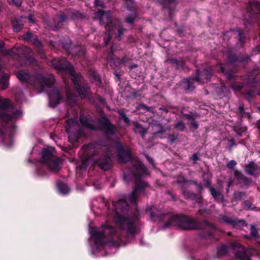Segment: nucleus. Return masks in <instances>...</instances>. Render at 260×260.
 <instances>
[{"instance_id":"nucleus-22","label":"nucleus","mask_w":260,"mask_h":260,"mask_svg":"<svg viewBox=\"0 0 260 260\" xmlns=\"http://www.w3.org/2000/svg\"><path fill=\"white\" fill-rule=\"evenodd\" d=\"M49 105L52 107H55L60 103L61 98L60 96L58 91L53 89L49 94Z\"/></svg>"},{"instance_id":"nucleus-60","label":"nucleus","mask_w":260,"mask_h":260,"mask_svg":"<svg viewBox=\"0 0 260 260\" xmlns=\"http://www.w3.org/2000/svg\"><path fill=\"white\" fill-rule=\"evenodd\" d=\"M190 125L193 129H197L199 127L198 123L195 121V120L191 122L190 123Z\"/></svg>"},{"instance_id":"nucleus-27","label":"nucleus","mask_w":260,"mask_h":260,"mask_svg":"<svg viewBox=\"0 0 260 260\" xmlns=\"http://www.w3.org/2000/svg\"><path fill=\"white\" fill-rule=\"evenodd\" d=\"M176 0H161L160 3L162 4L164 8L167 10L169 13V18L172 20L173 18L172 13L173 9L171 5H174Z\"/></svg>"},{"instance_id":"nucleus-14","label":"nucleus","mask_w":260,"mask_h":260,"mask_svg":"<svg viewBox=\"0 0 260 260\" xmlns=\"http://www.w3.org/2000/svg\"><path fill=\"white\" fill-rule=\"evenodd\" d=\"M132 174L137 178L139 179L144 175H148V171L141 161H137L133 165Z\"/></svg>"},{"instance_id":"nucleus-56","label":"nucleus","mask_w":260,"mask_h":260,"mask_svg":"<svg viewBox=\"0 0 260 260\" xmlns=\"http://www.w3.org/2000/svg\"><path fill=\"white\" fill-rule=\"evenodd\" d=\"M178 60L176 58H170L168 60V61L172 64L173 65H174L175 67H176V65L177 64V62H178Z\"/></svg>"},{"instance_id":"nucleus-44","label":"nucleus","mask_w":260,"mask_h":260,"mask_svg":"<svg viewBox=\"0 0 260 260\" xmlns=\"http://www.w3.org/2000/svg\"><path fill=\"white\" fill-rule=\"evenodd\" d=\"M233 35H238L239 40L242 42H244V37L243 34V31L241 29H238L236 30H233L231 31Z\"/></svg>"},{"instance_id":"nucleus-9","label":"nucleus","mask_w":260,"mask_h":260,"mask_svg":"<svg viewBox=\"0 0 260 260\" xmlns=\"http://www.w3.org/2000/svg\"><path fill=\"white\" fill-rule=\"evenodd\" d=\"M233 248L236 251V257L240 260H250V256L256 255L257 251L254 249H245L240 244L234 243Z\"/></svg>"},{"instance_id":"nucleus-50","label":"nucleus","mask_w":260,"mask_h":260,"mask_svg":"<svg viewBox=\"0 0 260 260\" xmlns=\"http://www.w3.org/2000/svg\"><path fill=\"white\" fill-rule=\"evenodd\" d=\"M177 135L170 134L168 136V139L171 143H174L175 141V140H177Z\"/></svg>"},{"instance_id":"nucleus-63","label":"nucleus","mask_w":260,"mask_h":260,"mask_svg":"<svg viewBox=\"0 0 260 260\" xmlns=\"http://www.w3.org/2000/svg\"><path fill=\"white\" fill-rule=\"evenodd\" d=\"M145 157L147 159L148 161L152 165H153V159L149 157L147 154H145Z\"/></svg>"},{"instance_id":"nucleus-16","label":"nucleus","mask_w":260,"mask_h":260,"mask_svg":"<svg viewBox=\"0 0 260 260\" xmlns=\"http://www.w3.org/2000/svg\"><path fill=\"white\" fill-rule=\"evenodd\" d=\"M31 53V50L30 49L27 48L26 47H22L20 48H14L11 50L8 51L7 54L10 55H22L20 57L24 58L25 59L28 56H29L30 53Z\"/></svg>"},{"instance_id":"nucleus-62","label":"nucleus","mask_w":260,"mask_h":260,"mask_svg":"<svg viewBox=\"0 0 260 260\" xmlns=\"http://www.w3.org/2000/svg\"><path fill=\"white\" fill-rule=\"evenodd\" d=\"M196 187L197 188V189L199 190V191L200 192V193H201L202 191H203V186L202 185V183H199L198 184L197 186H196Z\"/></svg>"},{"instance_id":"nucleus-37","label":"nucleus","mask_w":260,"mask_h":260,"mask_svg":"<svg viewBox=\"0 0 260 260\" xmlns=\"http://www.w3.org/2000/svg\"><path fill=\"white\" fill-rule=\"evenodd\" d=\"M9 76L7 74H4L1 79V86L3 89H6L9 84L8 83Z\"/></svg>"},{"instance_id":"nucleus-58","label":"nucleus","mask_w":260,"mask_h":260,"mask_svg":"<svg viewBox=\"0 0 260 260\" xmlns=\"http://www.w3.org/2000/svg\"><path fill=\"white\" fill-rule=\"evenodd\" d=\"M194 80L199 82H201V79L200 77V71L199 70H197L196 76L194 78Z\"/></svg>"},{"instance_id":"nucleus-46","label":"nucleus","mask_w":260,"mask_h":260,"mask_svg":"<svg viewBox=\"0 0 260 260\" xmlns=\"http://www.w3.org/2000/svg\"><path fill=\"white\" fill-rule=\"evenodd\" d=\"M245 195V193L243 192H236L234 193L233 198L235 201H240Z\"/></svg>"},{"instance_id":"nucleus-23","label":"nucleus","mask_w":260,"mask_h":260,"mask_svg":"<svg viewBox=\"0 0 260 260\" xmlns=\"http://www.w3.org/2000/svg\"><path fill=\"white\" fill-rule=\"evenodd\" d=\"M247 9L250 16L254 17L260 13V3L255 1L249 2Z\"/></svg>"},{"instance_id":"nucleus-11","label":"nucleus","mask_w":260,"mask_h":260,"mask_svg":"<svg viewBox=\"0 0 260 260\" xmlns=\"http://www.w3.org/2000/svg\"><path fill=\"white\" fill-rule=\"evenodd\" d=\"M135 184V187L128 198L129 201L132 204H136L140 193L142 192L145 193L144 190L150 187L147 182L141 179L137 180Z\"/></svg>"},{"instance_id":"nucleus-12","label":"nucleus","mask_w":260,"mask_h":260,"mask_svg":"<svg viewBox=\"0 0 260 260\" xmlns=\"http://www.w3.org/2000/svg\"><path fill=\"white\" fill-rule=\"evenodd\" d=\"M99 128L103 131L107 136L115 135L118 129L116 125L105 117L99 119Z\"/></svg>"},{"instance_id":"nucleus-43","label":"nucleus","mask_w":260,"mask_h":260,"mask_svg":"<svg viewBox=\"0 0 260 260\" xmlns=\"http://www.w3.org/2000/svg\"><path fill=\"white\" fill-rule=\"evenodd\" d=\"M212 75L211 70L209 69H205L203 71V74L201 76L204 77L203 79L208 80Z\"/></svg>"},{"instance_id":"nucleus-1","label":"nucleus","mask_w":260,"mask_h":260,"mask_svg":"<svg viewBox=\"0 0 260 260\" xmlns=\"http://www.w3.org/2000/svg\"><path fill=\"white\" fill-rule=\"evenodd\" d=\"M170 226H177L184 230L196 229H215V225L207 220L202 222H196L190 217L183 215H176L169 216L168 221L164 225L165 228Z\"/></svg>"},{"instance_id":"nucleus-18","label":"nucleus","mask_w":260,"mask_h":260,"mask_svg":"<svg viewBox=\"0 0 260 260\" xmlns=\"http://www.w3.org/2000/svg\"><path fill=\"white\" fill-rule=\"evenodd\" d=\"M36 80L42 87L44 88L45 86L50 87L53 85L54 82V76L51 75L47 77L40 75L36 77Z\"/></svg>"},{"instance_id":"nucleus-52","label":"nucleus","mask_w":260,"mask_h":260,"mask_svg":"<svg viewBox=\"0 0 260 260\" xmlns=\"http://www.w3.org/2000/svg\"><path fill=\"white\" fill-rule=\"evenodd\" d=\"M99 104H100L103 106H106L108 110L110 109L109 107L107 104L106 102L105 101V99H103L99 96Z\"/></svg>"},{"instance_id":"nucleus-34","label":"nucleus","mask_w":260,"mask_h":260,"mask_svg":"<svg viewBox=\"0 0 260 260\" xmlns=\"http://www.w3.org/2000/svg\"><path fill=\"white\" fill-rule=\"evenodd\" d=\"M17 77L22 82L27 81L29 78L28 73L25 71H20L17 73Z\"/></svg>"},{"instance_id":"nucleus-45","label":"nucleus","mask_w":260,"mask_h":260,"mask_svg":"<svg viewBox=\"0 0 260 260\" xmlns=\"http://www.w3.org/2000/svg\"><path fill=\"white\" fill-rule=\"evenodd\" d=\"M23 24L19 21H16L13 22V30L15 32H18L21 28V26Z\"/></svg>"},{"instance_id":"nucleus-13","label":"nucleus","mask_w":260,"mask_h":260,"mask_svg":"<svg viewBox=\"0 0 260 260\" xmlns=\"http://www.w3.org/2000/svg\"><path fill=\"white\" fill-rule=\"evenodd\" d=\"M92 222H90L88 223L90 234L89 241L91 247V252L94 254L98 250V232L96 228L92 227Z\"/></svg>"},{"instance_id":"nucleus-54","label":"nucleus","mask_w":260,"mask_h":260,"mask_svg":"<svg viewBox=\"0 0 260 260\" xmlns=\"http://www.w3.org/2000/svg\"><path fill=\"white\" fill-rule=\"evenodd\" d=\"M237 163L236 161L232 160L227 164V167L229 169H233L236 165Z\"/></svg>"},{"instance_id":"nucleus-6","label":"nucleus","mask_w":260,"mask_h":260,"mask_svg":"<svg viewBox=\"0 0 260 260\" xmlns=\"http://www.w3.org/2000/svg\"><path fill=\"white\" fill-rule=\"evenodd\" d=\"M10 101L0 97V118L5 121H9L20 118L22 113L20 110H17L13 113L12 115L8 113V108L10 106Z\"/></svg>"},{"instance_id":"nucleus-21","label":"nucleus","mask_w":260,"mask_h":260,"mask_svg":"<svg viewBox=\"0 0 260 260\" xmlns=\"http://www.w3.org/2000/svg\"><path fill=\"white\" fill-rule=\"evenodd\" d=\"M118 160L120 164L127 163L131 159V155L129 152L124 150L121 145L118 149Z\"/></svg>"},{"instance_id":"nucleus-15","label":"nucleus","mask_w":260,"mask_h":260,"mask_svg":"<svg viewBox=\"0 0 260 260\" xmlns=\"http://www.w3.org/2000/svg\"><path fill=\"white\" fill-rule=\"evenodd\" d=\"M220 219L222 222L231 225L234 228L240 229L247 225V223L244 219L232 218L227 216H223Z\"/></svg>"},{"instance_id":"nucleus-20","label":"nucleus","mask_w":260,"mask_h":260,"mask_svg":"<svg viewBox=\"0 0 260 260\" xmlns=\"http://www.w3.org/2000/svg\"><path fill=\"white\" fill-rule=\"evenodd\" d=\"M148 211L149 213L151 219L154 221L157 220H163L166 217H168L169 218L170 216V215L168 213L162 214L160 211L158 210L154 207L149 208Z\"/></svg>"},{"instance_id":"nucleus-10","label":"nucleus","mask_w":260,"mask_h":260,"mask_svg":"<svg viewBox=\"0 0 260 260\" xmlns=\"http://www.w3.org/2000/svg\"><path fill=\"white\" fill-rule=\"evenodd\" d=\"M115 229L111 226H103L99 230V247L108 244L111 241L110 236L115 234Z\"/></svg>"},{"instance_id":"nucleus-48","label":"nucleus","mask_w":260,"mask_h":260,"mask_svg":"<svg viewBox=\"0 0 260 260\" xmlns=\"http://www.w3.org/2000/svg\"><path fill=\"white\" fill-rule=\"evenodd\" d=\"M125 5L126 8L131 10L134 8V0H125Z\"/></svg>"},{"instance_id":"nucleus-4","label":"nucleus","mask_w":260,"mask_h":260,"mask_svg":"<svg viewBox=\"0 0 260 260\" xmlns=\"http://www.w3.org/2000/svg\"><path fill=\"white\" fill-rule=\"evenodd\" d=\"M113 204L117 212L115 221L117 225L120 230L126 231L128 233L134 235L136 233V225L135 221L129 217L122 216L118 213L119 211L126 210L128 204L123 199H120L117 202H113Z\"/></svg>"},{"instance_id":"nucleus-2","label":"nucleus","mask_w":260,"mask_h":260,"mask_svg":"<svg viewBox=\"0 0 260 260\" xmlns=\"http://www.w3.org/2000/svg\"><path fill=\"white\" fill-rule=\"evenodd\" d=\"M99 19L101 25H104L106 29L105 36L104 37V43L107 45L111 40V36L116 34L117 31L118 35L116 37L120 38L125 30L118 20L113 21L110 17V14L105 12L103 10H99Z\"/></svg>"},{"instance_id":"nucleus-33","label":"nucleus","mask_w":260,"mask_h":260,"mask_svg":"<svg viewBox=\"0 0 260 260\" xmlns=\"http://www.w3.org/2000/svg\"><path fill=\"white\" fill-rule=\"evenodd\" d=\"M134 130L135 133L140 134L141 137L144 139L145 138V134L147 133V129L138 123H134Z\"/></svg>"},{"instance_id":"nucleus-25","label":"nucleus","mask_w":260,"mask_h":260,"mask_svg":"<svg viewBox=\"0 0 260 260\" xmlns=\"http://www.w3.org/2000/svg\"><path fill=\"white\" fill-rule=\"evenodd\" d=\"M222 188L223 186L221 184L219 185V188L217 189L214 188H211V190L210 191L211 194L217 201H222L223 200V196L221 193Z\"/></svg>"},{"instance_id":"nucleus-35","label":"nucleus","mask_w":260,"mask_h":260,"mask_svg":"<svg viewBox=\"0 0 260 260\" xmlns=\"http://www.w3.org/2000/svg\"><path fill=\"white\" fill-rule=\"evenodd\" d=\"M98 161V156L96 154L89 156L87 158L86 164L87 166L92 167L96 165Z\"/></svg>"},{"instance_id":"nucleus-49","label":"nucleus","mask_w":260,"mask_h":260,"mask_svg":"<svg viewBox=\"0 0 260 260\" xmlns=\"http://www.w3.org/2000/svg\"><path fill=\"white\" fill-rule=\"evenodd\" d=\"M250 234L251 236L254 237H257L258 236L257 230L253 225H251Z\"/></svg>"},{"instance_id":"nucleus-42","label":"nucleus","mask_w":260,"mask_h":260,"mask_svg":"<svg viewBox=\"0 0 260 260\" xmlns=\"http://www.w3.org/2000/svg\"><path fill=\"white\" fill-rule=\"evenodd\" d=\"M137 17L136 13H133L127 16L125 19V21L127 23L133 24L135 20Z\"/></svg>"},{"instance_id":"nucleus-7","label":"nucleus","mask_w":260,"mask_h":260,"mask_svg":"<svg viewBox=\"0 0 260 260\" xmlns=\"http://www.w3.org/2000/svg\"><path fill=\"white\" fill-rule=\"evenodd\" d=\"M66 128L70 141H76L82 134L79 124L74 119H70L67 121Z\"/></svg>"},{"instance_id":"nucleus-40","label":"nucleus","mask_w":260,"mask_h":260,"mask_svg":"<svg viewBox=\"0 0 260 260\" xmlns=\"http://www.w3.org/2000/svg\"><path fill=\"white\" fill-rule=\"evenodd\" d=\"M137 109L138 110L143 109L145 110L146 111L150 112L153 114H154L155 113V109H154V107H148L144 104H139L137 106Z\"/></svg>"},{"instance_id":"nucleus-39","label":"nucleus","mask_w":260,"mask_h":260,"mask_svg":"<svg viewBox=\"0 0 260 260\" xmlns=\"http://www.w3.org/2000/svg\"><path fill=\"white\" fill-rule=\"evenodd\" d=\"M250 60V58L248 55H244L242 56L235 57L232 58V61L233 62L239 61L244 63H247Z\"/></svg>"},{"instance_id":"nucleus-55","label":"nucleus","mask_w":260,"mask_h":260,"mask_svg":"<svg viewBox=\"0 0 260 260\" xmlns=\"http://www.w3.org/2000/svg\"><path fill=\"white\" fill-rule=\"evenodd\" d=\"M239 114L240 116L243 117L245 115V112L244 111V109L243 106H239L238 107Z\"/></svg>"},{"instance_id":"nucleus-61","label":"nucleus","mask_w":260,"mask_h":260,"mask_svg":"<svg viewBox=\"0 0 260 260\" xmlns=\"http://www.w3.org/2000/svg\"><path fill=\"white\" fill-rule=\"evenodd\" d=\"M184 116L187 120L191 121V122L194 120V118L189 114H185Z\"/></svg>"},{"instance_id":"nucleus-19","label":"nucleus","mask_w":260,"mask_h":260,"mask_svg":"<svg viewBox=\"0 0 260 260\" xmlns=\"http://www.w3.org/2000/svg\"><path fill=\"white\" fill-rule=\"evenodd\" d=\"M234 175L240 184L243 187H248L252 183V180L250 178L245 176L241 172L238 170H235Z\"/></svg>"},{"instance_id":"nucleus-59","label":"nucleus","mask_w":260,"mask_h":260,"mask_svg":"<svg viewBox=\"0 0 260 260\" xmlns=\"http://www.w3.org/2000/svg\"><path fill=\"white\" fill-rule=\"evenodd\" d=\"M205 187H207V188H208L209 189V190L210 191L211 190V188H213L212 186H211V182L210 180H207L206 181V183H205Z\"/></svg>"},{"instance_id":"nucleus-38","label":"nucleus","mask_w":260,"mask_h":260,"mask_svg":"<svg viewBox=\"0 0 260 260\" xmlns=\"http://www.w3.org/2000/svg\"><path fill=\"white\" fill-rule=\"evenodd\" d=\"M174 127L175 129L180 132H184L186 129L185 123L181 120L177 121L174 124Z\"/></svg>"},{"instance_id":"nucleus-29","label":"nucleus","mask_w":260,"mask_h":260,"mask_svg":"<svg viewBox=\"0 0 260 260\" xmlns=\"http://www.w3.org/2000/svg\"><path fill=\"white\" fill-rule=\"evenodd\" d=\"M187 182L188 181L183 176L179 175L177 177L176 180L173 182V184H177L179 185L178 187L180 189H184V188H186L187 187Z\"/></svg>"},{"instance_id":"nucleus-47","label":"nucleus","mask_w":260,"mask_h":260,"mask_svg":"<svg viewBox=\"0 0 260 260\" xmlns=\"http://www.w3.org/2000/svg\"><path fill=\"white\" fill-rule=\"evenodd\" d=\"M227 251H228L227 247L224 245L221 246L219 248V249L218 251V255L221 256V255H224L226 253Z\"/></svg>"},{"instance_id":"nucleus-41","label":"nucleus","mask_w":260,"mask_h":260,"mask_svg":"<svg viewBox=\"0 0 260 260\" xmlns=\"http://www.w3.org/2000/svg\"><path fill=\"white\" fill-rule=\"evenodd\" d=\"M117 113L120 115L121 118L123 119L124 122L127 125L130 124V120L129 118L126 116L125 113L123 111L119 110L117 111Z\"/></svg>"},{"instance_id":"nucleus-53","label":"nucleus","mask_w":260,"mask_h":260,"mask_svg":"<svg viewBox=\"0 0 260 260\" xmlns=\"http://www.w3.org/2000/svg\"><path fill=\"white\" fill-rule=\"evenodd\" d=\"M244 204L245 208L246 209H247V210H250V209H251L252 208V204L249 201H244Z\"/></svg>"},{"instance_id":"nucleus-8","label":"nucleus","mask_w":260,"mask_h":260,"mask_svg":"<svg viewBox=\"0 0 260 260\" xmlns=\"http://www.w3.org/2000/svg\"><path fill=\"white\" fill-rule=\"evenodd\" d=\"M113 148L111 146H105L101 147L102 151H104L102 155L99 159V167L104 171L108 170L111 167V159L110 154Z\"/></svg>"},{"instance_id":"nucleus-28","label":"nucleus","mask_w":260,"mask_h":260,"mask_svg":"<svg viewBox=\"0 0 260 260\" xmlns=\"http://www.w3.org/2000/svg\"><path fill=\"white\" fill-rule=\"evenodd\" d=\"M78 101V98L71 93L69 90H67V100L66 104L71 107L75 105Z\"/></svg>"},{"instance_id":"nucleus-64","label":"nucleus","mask_w":260,"mask_h":260,"mask_svg":"<svg viewBox=\"0 0 260 260\" xmlns=\"http://www.w3.org/2000/svg\"><path fill=\"white\" fill-rule=\"evenodd\" d=\"M256 126L258 129V133L260 135V119L257 121L256 123Z\"/></svg>"},{"instance_id":"nucleus-57","label":"nucleus","mask_w":260,"mask_h":260,"mask_svg":"<svg viewBox=\"0 0 260 260\" xmlns=\"http://www.w3.org/2000/svg\"><path fill=\"white\" fill-rule=\"evenodd\" d=\"M229 146H230V149L231 150L232 147L236 145V143L235 142V140L233 139L229 140Z\"/></svg>"},{"instance_id":"nucleus-30","label":"nucleus","mask_w":260,"mask_h":260,"mask_svg":"<svg viewBox=\"0 0 260 260\" xmlns=\"http://www.w3.org/2000/svg\"><path fill=\"white\" fill-rule=\"evenodd\" d=\"M184 188L182 190V194L185 199H190L192 200H197L198 202H200L201 199V197H198V196L192 192H190Z\"/></svg>"},{"instance_id":"nucleus-17","label":"nucleus","mask_w":260,"mask_h":260,"mask_svg":"<svg viewBox=\"0 0 260 260\" xmlns=\"http://www.w3.org/2000/svg\"><path fill=\"white\" fill-rule=\"evenodd\" d=\"M244 168L247 175L257 177L260 174V167L253 161L245 165Z\"/></svg>"},{"instance_id":"nucleus-3","label":"nucleus","mask_w":260,"mask_h":260,"mask_svg":"<svg viewBox=\"0 0 260 260\" xmlns=\"http://www.w3.org/2000/svg\"><path fill=\"white\" fill-rule=\"evenodd\" d=\"M52 64L57 69L68 70L76 88L81 98L86 96L88 91L82 83V78L80 74L74 73L71 64L65 59H53Z\"/></svg>"},{"instance_id":"nucleus-36","label":"nucleus","mask_w":260,"mask_h":260,"mask_svg":"<svg viewBox=\"0 0 260 260\" xmlns=\"http://www.w3.org/2000/svg\"><path fill=\"white\" fill-rule=\"evenodd\" d=\"M57 187L59 191L63 194H67L70 191V188L69 187L63 183H58L57 184Z\"/></svg>"},{"instance_id":"nucleus-32","label":"nucleus","mask_w":260,"mask_h":260,"mask_svg":"<svg viewBox=\"0 0 260 260\" xmlns=\"http://www.w3.org/2000/svg\"><path fill=\"white\" fill-rule=\"evenodd\" d=\"M23 39L27 42H31L37 47H40L41 46V42L37 39L33 38V36L31 33L27 32L23 36Z\"/></svg>"},{"instance_id":"nucleus-5","label":"nucleus","mask_w":260,"mask_h":260,"mask_svg":"<svg viewBox=\"0 0 260 260\" xmlns=\"http://www.w3.org/2000/svg\"><path fill=\"white\" fill-rule=\"evenodd\" d=\"M53 148H44L42 151V163L47 168L54 171H57L60 169V161L53 156Z\"/></svg>"},{"instance_id":"nucleus-51","label":"nucleus","mask_w":260,"mask_h":260,"mask_svg":"<svg viewBox=\"0 0 260 260\" xmlns=\"http://www.w3.org/2000/svg\"><path fill=\"white\" fill-rule=\"evenodd\" d=\"M184 60L182 59L178 60L177 64L176 65V68L177 69H181L183 68Z\"/></svg>"},{"instance_id":"nucleus-31","label":"nucleus","mask_w":260,"mask_h":260,"mask_svg":"<svg viewBox=\"0 0 260 260\" xmlns=\"http://www.w3.org/2000/svg\"><path fill=\"white\" fill-rule=\"evenodd\" d=\"M181 85L183 89L186 91L192 90L194 88L193 82L190 81V78H185L181 81Z\"/></svg>"},{"instance_id":"nucleus-26","label":"nucleus","mask_w":260,"mask_h":260,"mask_svg":"<svg viewBox=\"0 0 260 260\" xmlns=\"http://www.w3.org/2000/svg\"><path fill=\"white\" fill-rule=\"evenodd\" d=\"M152 131L154 132V135L156 136L159 134H163L165 130L162 124L157 121H153L150 125Z\"/></svg>"},{"instance_id":"nucleus-24","label":"nucleus","mask_w":260,"mask_h":260,"mask_svg":"<svg viewBox=\"0 0 260 260\" xmlns=\"http://www.w3.org/2000/svg\"><path fill=\"white\" fill-rule=\"evenodd\" d=\"M80 120L82 127L89 130H93L95 128L93 122L86 116H81Z\"/></svg>"}]
</instances>
